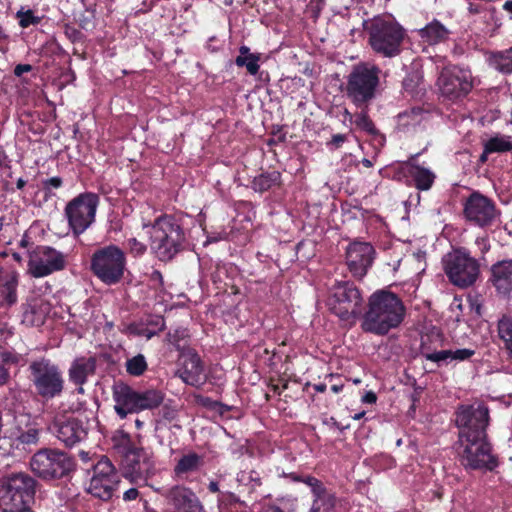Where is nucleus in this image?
<instances>
[{
    "label": "nucleus",
    "mask_w": 512,
    "mask_h": 512,
    "mask_svg": "<svg viewBox=\"0 0 512 512\" xmlns=\"http://www.w3.org/2000/svg\"><path fill=\"white\" fill-rule=\"evenodd\" d=\"M260 53H251L248 46H241L239 48V55L235 59V64L238 67H245L250 75H256L260 69Z\"/></svg>",
    "instance_id": "nucleus-30"
},
{
    "label": "nucleus",
    "mask_w": 512,
    "mask_h": 512,
    "mask_svg": "<svg viewBox=\"0 0 512 512\" xmlns=\"http://www.w3.org/2000/svg\"><path fill=\"white\" fill-rule=\"evenodd\" d=\"M50 429L66 446H74L87 436V428L83 421L72 416L57 417Z\"/></svg>",
    "instance_id": "nucleus-20"
},
{
    "label": "nucleus",
    "mask_w": 512,
    "mask_h": 512,
    "mask_svg": "<svg viewBox=\"0 0 512 512\" xmlns=\"http://www.w3.org/2000/svg\"><path fill=\"white\" fill-rule=\"evenodd\" d=\"M180 368L178 375L188 385L198 386L204 383L205 375L203 365L199 355L192 351L187 350L181 353Z\"/></svg>",
    "instance_id": "nucleus-21"
},
{
    "label": "nucleus",
    "mask_w": 512,
    "mask_h": 512,
    "mask_svg": "<svg viewBox=\"0 0 512 512\" xmlns=\"http://www.w3.org/2000/svg\"><path fill=\"white\" fill-rule=\"evenodd\" d=\"M139 493L136 488H130L123 494V499L125 501H132L135 500L138 497Z\"/></svg>",
    "instance_id": "nucleus-53"
},
{
    "label": "nucleus",
    "mask_w": 512,
    "mask_h": 512,
    "mask_svg": "<svg viewBox=\"0 0 512 512\" xmlns=\"http://www.w3.org/2000/svg\"><path fill=\"white\" fill-rule=\"evenodd\" d=\"M17 17L19 19V25L23 28H27L40 22V18L35 16L31 10L19 11L17 13Z\"/></svg>",
    "instance_id": "nucleus-45"
},
{
    "label": "nucleus",
    "mask_w": 512,
    "mask_h": 512,
    "mask_svg": "<svg viewBox=\"0 0 512 512\" xmlns=\"http://www.w3.org/2000/svg\"><path fill=\"white\" fill-rule=\"evenodd\" d=\"M475 243L481 253H486L490 249V244L486 237H477Z\"/></svg>",
    "instance_id": "nucleus-51"
},
{
    "label": "nucleus",
    "mask_w": 512,
    "mask_h": 512,
    "mask_svg": "<svg viewBox=\"0 0 512 512\" xmlns=\"http://www.w3.org/2000/svg\"><path fill=\"white\" fill-rule=\"evenodd\" d=\"M29 378L38 396L50 400L61 395L64 379L59 367L50 360L41 358L29 365Z\"/></svg>",
    "instance_id": "nucleus-9"
},
{
    "label": "nucleus",
    "mask_w": 512,
    "mask_h": 512,
    "mask_svg": "<svg viewBox=\"0 0 512 512\" xmlns=\"http://www.w3.org/2000/svg\"><path fill=\"white\" fill-rule=\"evenodd\" d=\"M162 495L171 507L165 512H205L197 495L187 487L175 485L165 489Z\"/></svg>",
    "instance_id": "nucleus-19"
},
{
    "label": "nucleus",
    "mask_w": 512,
    "mask_h": 512,
    "mask_svg": "<svg viewBox=\"0 0 512 512\" xmlns=\"http://www.w3.org/2000/svg\"><path fill=\"white\" fill-rule=\"evenodd\" d=\"M380 74V68L371 63H360L353 67L347 77L346 91L357 107L367 105L376 96Z\"/></svg>",
    "instance_id": "nucleus-6"
},
{
    "label": "nucleus",
    "mask_w": 512,
    "mask_h": 512,
    "mask_svg": "<svg viewBox=\"0 0 512 512\" xmlns=\"http://www.w3.org/2000/svg\"><path fill=\"white\" fill-rule=\"evenodd\" d=\"M362 303L359 289L353 283L341 282L332 288L327 304L340 319L350 320L361 313Z\"/></svg>",
    "instance_id": "nucleus-11"
},
{
    "label": "nucleus",
    "mask_w": 512,
    "mask_h": 512,
    "mask_svg": "<svg viewBox=\"0 0 512 512\" xmlns=\"http://www.w3.org/2000/svg\"><path fill=\"white\" fill-rule=\"evenodd\" d=\"M261 512H284V511L276 505L265 504V505H263Z\"/></svg>",
    "instance_id": "nucleus-54"
},
{
    "label": "nucleus",
    "mask_w": 512,
    "mask_h": 512,
    "mask_svg": "<svg viewBox=\"0 0 512 512\" xmlns=\"http://www.w3.org/2000/svg\"><path fill=\"white\" fill-rule=\"evenodd\" d=\"M490 281L499 294L506 296L512 292V260L492 265Z\"/></svg>",
    "instance_id": "nucleus-24"
},
{
    "label": "nucleus",
    "mask_w": 512,
    "mask_h": 512,
    "mask_svg": "<svg viewBox=\"0 0 512 512\" xmlns=\"http://www.w3.org/2000/svg\"><path fill=\"white\" fill-rule=\"evenodd\" d=\"M164 399L161 391L155 389H148L145 391H138V405L137 413L143 410H151L157 408Z\"/></svg>",
    "instance_id": "nucleus-32"
},
{
    "label": "nucleus",
    "mask_w": 512,
    "mask_h": 512,
    "mask_svg": "<svg viewBox=\"0 0 512 512\" xmlns=\"http://www.w3.org/2000/svg\"><path fill=\"white\" fill-rule=\"evenodd\" d=\"M237 482L240 485L250 486L255 488L261 484L260 476L256 471H241L237 474Z\"/></svg>",
    "instance_id": "nucleus-43"
},
{
    "label": "nucleus",
    "mask_w": 512,
    "mask_h": 512,
    "mask_svg": "<svg viewBox=\"0 0 512 512\" xmlns=\"http://www.w3.org/2000/svg\"><path fill=\"white\" fill-rule=\"evenodd\" d=\"M425 119V113L420 108H412L398 115V128L402 131H410Z\"/></svg>",
    "instance_id": "nucleus-33"
},
{
    "label": "nucleus",
    "mask_w": 512,
    "mask_h": 512,
    "mask_svg": "<svg viewBox=\"0 0 512 512\" xmlns=\"http://www.w3.org/2000/svg\"><path fill=\"white\" fill-rule=\"evenodd\" d=\"M442 265L449 281L460 288L473 285L480 274L478 261L464 248L453 249L445 254Z\"/></svg>",
    "instance_id": "nucleus-8"
},
{
    "label": "nucleus",
    "mask_w": 512,
    "mask_h": 512,
    "mask_svg": "<svg viewBox=\"0 0 512 512\" xmlns=\"http://www.w3.org/2000/svg\"><path fill=\"white\" fill-rule=\"evenodd\" d=\"M125 248L127 249L128 253L133 257H141L147 251V246L134 237L129 238L125 241Z\"/></svg>",
    "instance_id": "nucleus-44"
},
{
    "label": "nucleus",
    "mask_w": 512,
    "mask_h": 512,
    "mask_svg": "<svg viewBox=\"0 0 512 512\" xmlns=\"http://www.w3.org/2000/svg\"><path fill=\"white\" fill-rule=\"evenodd\" d=\"M99 202L96 193L84 192L67 203L64 214L75 236L83 234L95 222Z\"/></svg>",
    "instance_id": "nucleus-10"
},
{
    "label": "nucleus",
    "mask_w": 512,
    "mask_h": 512,
    "mask_svg": "<svg viewBox=\"0 0 512 512\" xmlns=\"http://www.w3.org/2000/svg\"><path fill=\"white\" fill-rule=\"evenodd\" d=\"M202 464V458L197 453L183 455L174 467L176 477L183 478L189 473L197 471Z\"/></svg>",
    "instance_id": "nucleus-31"
},
{
    "label": "nucleus",
    "mask_w": 512,
    "mask_h": 512,
    "mask_svg": "<svg viewBox=\"0 0 512 512\" xmlns=\"http://www.w3.org/2000/svg\"><path fill=\"white\" fill-rule=\"evenodd\" d=\"M186 336L185 329H176L173 333H168V341L173 345H178V341L180 338H184Z\"/></svg>",
    "instance_id": "nucleus-50"
},
{
    "label": "nucleus",
    "mask_w": 512,
    "mask_h": 512,
    "mask_svg": "<svg viewBox=\"0 0 512 512\" xmlns=\"http://www.w3.org/2000/svg\"><path fill=\"white\" fill-rule=\"evenodd\" d=\"M72 466V461L67 454L49 449L38 451L30 461L32 471L48 480L65 476Z\"/></svg>",
    "instance_id": "nucleus-14"
},
{
    "label": "nucleus",
    "mask_w": 512,
    "mask_h": 512,
    "mask_svg": "<svg viewBox=\"0 0 512 512\" xmlns=\"http://www.w3.org/2000/svg\"><path fill=\"white\" fill-rule=\"evenodd\" d=\"M489 65L501 73H512V47L491 54Z\"/></svg>",
    "instance_id": "nucleus-35"
},
{
    "label": "nucleus",
    "mask_w": 512,
    "mask_h": 512,
    "mask_svg": "<svg viewBox=\"0 0 512 512\" xmlns=\"http://www.w3.org/2000/svg\"><path fill=\"white\" fill-rule=\"evenodd\" d=\"M354 123L357 128L367 132L370 135H379L372 120L369 118L365 111H361L360 113L356 114Z\"/></svg>",
    "instance_id": "nucleus-42"
},
{
    "label": "nucleus",
    "mask_w": 512,
    "mask_h": 512,
    "mask_svg": "<svg viewBox=\"0 0 512 512\" xmlns=\"http://www.w3.org/2000/svg\"><path fill=\"white\" fill-rule=\"evenodd\" d=\"M375 258L373 246L367 242L355 241L346 249V264L353 277L362 279Z\"/></svg>",
    "instance_id": "nucleus-18"
},
{
    "label": "nucleus",
    "mask_w": 512,
    "mask_h": 512,
    "mask_svg": "<svg viewBox=\"0 0 512 512\" xmlns=\"http://www.w3.org/2000/svg\"><path fill=\"white\" fill-rule=\"evenodd\" d=\"M438 86L442 95L450 100L464 97L473 87L471 71L458 66L445 67L438 78Z\"/></svg>",
    "instance_id": "nucleus-16"
},
{
    "label": "nucleus",
    "mask_w": 512,
    "mask_h": 512,
    "mask_svg": "<svg viewBox=\"0 0 512 512\" xmlns=\"http://www.w3.org/2000/svg\"><path fill=\"white\" fill-rule=\"evenodd\" d=\"M417 154L413 155L406 163L407 171L418 190H429L436 178L435 173L428 167L418 164Z\"/></svg>",
    "instance_id": "nucleus-26"
},
{
    "label": "nucleus",
    "mask_w": 512,
    "mask_h": 512,
    "mask_svg": "<svg viewBox=\"0 0 512 512\" xmlns=\"http://www.w3.org/2000/svg\"><path fill=\"white\" fill-rule=\"evenodd\" d=\"M450 33V30L436 19L417 30L421 41L429 45L445 42L449 38Z\"/></svg>",
    "instance_id": "nucleus-29"
},
{
    "label": "nucleus",
    "mask_w": 512,
    "mask_h": 512,
    "mask_svg": "<svg viewBox=\"0 0 512 512\" xmlns=\"http://www.w3.org/2000/svg\"><path fill=\"white\" fill-rule=\"evenodd\" d=\"M164 326V320L161 317H157L153 322L152 326H147L142 323H133L130 324L127 328V331L130 335L144 337L147 340L151 339L154 335L158 333Z\"/></svg>",
    "instance_id": "nucleus-34"
},
{
    "label": "nucleus",
    "mask_w": 512,
    "mask_h": 512,
    "mask_svg": "<svg viewBox=\"0 0 512 512\" xmlns=\"http://www.w3.org/2000/svg\"><path fill=\"white\" fill-rule=\"evenodd\" d=\"M512 151V137L495 134L485 142V153H506Z\"/></svg>",
    "instance_id": "nucleus-36"
},
{
    "label": "nucleus",
    "mask_w": 512,
    "mask_h": 512,
    "mask_svg": "<svg viewBox=\"0 0 512 512\" xmlns=\"http://www.w3.org/2000/svg\"><path fill=\"white\" fill-rule=\"evenodd\" d=\"M120 483V475L107 457H102L93 466V475L87 491L103 501L110 500Z\"/></svg>",
    "instance_id": "nucleus-15"
},
{
    "label": "nucleus",
    "mask_w": 512,
    "mask_h": 512,
    "mask_svg": "<svg viewBox=\"0 0 512 512\" xmlns=\"http://www.w3.org/2000/svg\"><path fill=\"white\" fill-rule=\"evenodd\" d=\"M497 333L499 339L503 342L504 348L512 357V316L504 315L497 322Z\"/></svg>",
    "instance_id": "nucleus-37"
},
{
    "label": "nucleus",
    "mask_w": 512,
    "mask_h": 512,
    "mask_svg": "<svg viewBox=\"0 0 512 512\" xmlns=\"http://www.w3.org/2000/svg\"><path fill=\"white\" fill-rule=\"evenodd\" d=\"M112 397L115 402L116 414L124 419L128 414L137 413L138 391L123 382L115 383L112 387Z\"/></svg>",
    "instance_id": "nucleus-22"
},
{
    "label": "nucleus",
    "mask_w": 512,
    "mask_h": 512,
    "mask_svg": "<svg viewBox=\"0 0 512 512\" xmlns=\"http://www.w3.org/2000/svg\"><path fill=\"white\" fill-rule=\"evenodd\" d=\"M344 115H345V119L349 120L350 122L353 121V115L347 109H345Z\"/></svg>",
    "instance_id": "nucleus-62"
},
{
    "label": "nucleus",
    "mask_w": 512,
    "mask_h": 512,
    "mask_svg": "<svg viewBox=\"0 0 512 512\" xmlns=\"http://www.w3.org/2000/svg\"><path fill=\"white\" fill-rule=\"evenodd\" d=\"M406 309L402 300L387 290H377L368 299L361 329L364 332L384 336L401 325Z\"/></svg>",
    "instance_id": "nucleus-2"
},
{
    "label": "nucleus",
    "mask_w": 512,
    "mask_h": 512,
    "mask_svg": "<svg viewBox=\"0 0 512 512\" xmlns=\"http://www.w3.org/2000/svg\"><path fill=\"white\" fill-rule=\"evenodd\" d=\"M291 478H292V480H293V481H295V482H303V478H304V477L293 474V475L291 476Z\"/></svg>",
    "instance_id": "nucleus-63"
},
{
    "label": "nucleus",
    "mask_w": 512,
    "mask_h": 512,
    "mask_svg": "<svg viewBox=\"0 0 512 512\" xmlns=\"http://www.w3.org/2000/svg\"><path fill=\"white\" fill-rule=\"evenodd\" d=\"M311 508V512H329L335 504V498L328 493L325 488L319 494H316Z\"/></svg>",
    "instance_id": "nucleus-40"
},
{
    "label": "nucleus",
    "mask_w": 512,
    "mask_h": 512,
    "mask_svg": "<svg viewBox=\"0 0 512 512\" xmlns=\"http://www.w3.org/2000/svg\"><path fill=\"white\" fill-rule=\"evenodd\" d=\"M143 228H150V246L162 261L170 260L180 249L184 241V231L173 215L158 217L150 225L143 223Z\"/></svg>",
    "instance_id": "nucleus-4"
},
{
    "label": "nucleus",
    "mask_w": 512,
    "mask_h": 512,
    "mask_svg": "<svg viewBox=\"0 0 512 512\" xmlns=\"http://www.w3.org/2000/svg\"><path fill=\"white\" fill-rule=\"evenodd\" d=\"M314 389L319 392V393H323L326 391V384H323V383H320V384H316L314 385Z\"/></svg>",
    "instance_id": "nucleus-59"
},
{
    "label": "nucleus",
    "mask_w": 512,
    "mask_h": 512,
    "mask_svg": "<svg viewBox=\"0 0 512 512\" xmlns=\"http://www.w3.org/2000/svg\"><path fill=\"white\" fill-rule=\"evenodd\" d=\"M0 358L2 365H4L5 367L23 366L26 363L25 355L18 353L14 350L0 351Z\"/></svg>",
    "instance_id": "nucleus-41"
},
{
    "label": "nucleus",
    "mask_w": 512,
    "mask_h": 512,
    "mask_svg": "<svg viewBox=\"0 0 512 512\" xmlns=\"http://www.w3.org/2000/svg\"><path fill=\"white\" fill-rule=\"evenodd\" d=\"M127 258L123 249L109 244L96 249L90 260V270L102 283L116 285L124 278Z\"/></svg>",
    "instance_id": "nucleus-5"
},
{
    "label": "nucleus",
    "mask_w": 512,
    "mask_h": 512,
    "mask_svg": "<svg viewBox=\"0 0 512 512\" xmlns=\"http://www.w3.org/2000/svg\"><path fill=\"white\" fill-rule=\"evenodd\" d=\"M346 140H347V135L334 134V135H332L331 140L326 143V146L330 151H334V150L339 149Z\"/></svg>",
    "instance_id": "nucleus-47"
},
{
    "label": "nucleus",
    "mask_w": 512,
    "mask_h": 512,
    "mask_svg": "<svg viewBox=\"0 0 512 512\" xmlns=\"http://www.w3.org/2000/svg\"><path fill=\"white\" fill-rule=\"evenodd\" d=\"M96 363L93 358H80L69 369V380L78 385L77 392L84 393L83 385L95 373Z\"/></svg>",
    "instance_id": "nucleus-28"
},
{
    "label": "nucleus",
    "mask_w": 512,
    "mask_h": 512,
    "mask_svg": "<svg viewBox=\"0 0 512 512\" xmlns=\"http://www.w3.org/2000/svg\"><path fill=\"white\" fill-rule=\"evenodd\" d=\"M303 483H305L307 486L311 488V491L314 494V496L316 494H319L324 488L323 484L317 478L312 476H305L303 478Z\"/></svg>",
    "instance_id": "nucleus-48"
},
{
    "label": "nucleus",
    "mask_w": 512,
    "mask_h": 512,
    "mask_svg": "<svg viewBox=\"0 0 512 512\" xmlns=\"http://www.w3.org/2000/svg\"><path fill=\"white\" fill-rule=\"evenodd\" d=\"M368 33L369 44L376 53L389 58L400 53L405 33L403 28L390 17L374 18Z\"/></svg>",
    "instance_id": "nucleus-7"
},
{
    "label": "nucleus",
    "mask_w": 512,
    "mask_h": 512,
    "mask_svg": "<svg viewBox=\"0 0 512 512\" xmlns=\"http://www.w3.org/2000/svg\"><path fill=\"white\" fill-rule=\"evenodd\" d=\"M489 410L485 405L459 408L456 425L459 430L457 453L461 464L468 469H493L496 465L491 446L486 439Z\"/></svg>",
    "instance_id": "nucleus-1"
},
{
    "label": "nucleus",
    "mask_w": 512,
    "mask_h": 512,
    "mask_svg": "<svg viewBox=\"0 0 512 512\" xmlns=\"http://www.w3.org/2000/svg\"><path fill=\"white\" fill-rule=\"evenodd\" d=\"M280 176L278 171L263 173L254 178L252 182L253 189L258 192L267 191L279 182Z\"/></svg>",
    "instance_id": "nucleus-38"
},
{
    "label": "nucleus",
    "mask_w": 512,
    "mask_h": 512,
    "mask_svg": "<svg viewBox=\"0 0 512 512\" xmlns=\"http://www.w3.org/2000/svg\"><path fill=\"white\" fill-rule=\"evenodd\" d=\"M376 400H377V397L373 392H367L362 399V401L364 403H368V404H373L376 402Z\"/></svg>",
    "instance_id": "nucleus-56"
},
{
    "label": "nucleus",
    "mask_w": 512,
    "mask_h": 512,
    "mask_svg": "<svg viewBox=\"0 0 512 512\" xmlns=\"http://www.w3.org/2000/svg\"><path fill=\"white\" fill-rule=\"evenodd\" d=\"M123 475L132 483L148 485L155 474V460L151 451L144 448L129 449L122 460Z\"/></svg>",
    "instance_id": "nucleus-13"
},
{
    "label": "nucleus",
    "mask_w": 512,
    "mask_h": 512,
    "mask_svg": "<svg viewBox=\"0 0 512 512\" xmlns=\"http://www.w3.org/2000/svg\"><path fill=\"white\" fill-rule=\"evenodd\" d=\"M36 482L20 472L0 480V512H29L34 502Z\"/></svg>",
    "instance_id": "nucleus-3"
},
{
    "label": "nucleus",
    "mask_w": 512,
    "mask_h": 512,
    "mask_svg": "<svg viewBox=\"0 0 512 512\" xmlns=\"http://www.w3.org/2000/svg\"><path fill=\"white\" fill-rule=\"evenodd\" d=\"M39 439V431L36 428H29L19 436V440L23 444H35Z\"/></svg>",
    "instance_id": "nucleus-46"
},
{
    "label": "nucleus",
    "mask_w": 512,
    "mask_h": 512,
    "mask_svg": "<svg viewBox=\"0 0 512 512\" xmlns=\"http://www.w3.org/2000/svg\"><path fill=\"white\" fill-rule=\"evenodd\" d=\"M475 350L470 348L461 349H445L424 353L423 356L426 360L436 363L438 366H446L452 363H459L470 359L474 356Z\"/></svg>",
    "instance_id": "nucleus-25"
},
{
    "label": "nucleus",
    "mask_w": 512,
    "mask_h": 512,
    "mask_svg": "<svg viewBox=\"0 0 512 512\" xmlns=\"http://www.w3.org/2000/svg\"><path fill=\"white\" fill-rule=\"evenodd\" d=\"M466 219L480 227L491 225L497 217L494 203L479 192H473L464 204Z\"/></svg>",
    "instance_id": "nucleus-17"
},
{
    "label": "nucleus",
    "mask_w": 512,
    "mask_h": 512,
    "mask_svg": "<svg viewBox=\"0 0 512 512\" xmlns=\"http://www.w3.org/2000/svg\"><path fill=\"white\" fill-rule=\"evenodd\" d=\"M502 9L506 11L509 14V18L512 19V0H506L502 5Z\"/></svg>",
    "instance_id": "nucleus-57"
},
{
    "label": "nucleus",
    "mask_w": 512,
    "mask_h": 512,
    "mask_svg": "<svg viewBox=\"0 0 512 512\" xmlns=\"http://www.w3.org/2000/svg\"><path fill=\"white\" fill-rule=\"evenodd\" d=\"M342 389H343V385H342V384H341V385H337V384H336V385H333V386L331 387V390H332L334 393H339L340 391H342Z\"/></svg>",
    "instance_id": "nucleus-60"
},
{
    "label": "nucleus",
    "mask_w": 512,
    "mask_h": 512,
    "mask_svg": "<svg viewBox=\"0 0 512 512\" xmlns=\"http://www.w3.org/2000/svg\"><path fill=\"white\" fill-rule=\"evenodd\" d=\"M224 239V233H217L215 235H208L205 244L218 242Z\"/></svg>",
    "instance_id": "nucleus-55"
},
{
    "label": "nucleus",
    "mask_w": 512,
    "mask_h": 512,
    "mask_svg": "<svg viewBox=\"0 0 512 512\" xmlns=\"http://www.w3.org/2000/svg\"><path fill=\"white\" fill-rule=\"evenodd\" d=\"M49 312V304L41 298L29 300L22 311V323L26 326H40Z\"/></svg>",
    "instance_id": "nucleus-27"
},
{
    "label": "nucleus",
    "mask_w": 512,
    "mask_h": 512,
    "mask_svg": "<svg viewBox=\"0 0 512 512\" xmlns=\"http://www.w3.org/2000/svg\"><path fill=\"white\" fill-rule=\"evenodd\" d=\"M19 274L12 267H0V305L11 306L17 301Z\"/></svg>",
    "instance_id": "nucleus-23"
},
{
    "label": "nucleus",
    "mask_w": 512,
    "mask_h": 512,
    "mask_svg": "<svg viewBox=\"0 0 512 512\" xmlns=\"http://www.w3.org/2000/svg\"><path fill=\"white\" fill-rule=\"evenodd\" d=\"M31 69L32 66L29 64H18L14 69V73L16 76H21L24 73L30 72Z\"/></svg>",
    "instance_id": "nucleus-52"
},
{
    "label": "nucleus",
    "mask_w": 512,
    "mask_h": 512,
    "mask_svg": "<svg viewBox=\"0 0 512 512\" xmlns=\"http://www.w3.org/2000/svg\"><path fill=\"white\" fill-rule=\"evenodd\" d=\"M62 179L60 177H51L43 182L44 189L47 193L50 192V189H57L61 187Z\"/></svg>",
    "instance_id": "nucleus-49"
},
{
    "label": "nucleus",
    "mask_w": 512,
    "mask_h": 512,
    "mask_svg": "<svg viewBox=\"0 0 512 512\" xmlns=\"http://www.w3.org/2000/svg\"><path fill=\"white\" fill-rule=\"evenodd\" d=\"M68 264V254L48 245H40L29 254L28 272L35 278L47 277L64 270Z\"/></svg>",
    "instance_id": "nucleus-12"
},
{
    "label": "nucleus",
    "mask_w": 512,
    "mask_h": 512,
    "mask_svg": "<svg viewBox=\"0 0 512 512\" xmlns=\"http://www.w3.org/2000/svg\"><path fill=\"white\" fill-rule=\"evenodd\" d=\"M208 489L210 492L212 493H216V492H219V486H218V483L215 482V481H211L208 485Z\"/></svg>",
    "instance_id": "nucleus-58"
},
{
    "label": "nucleus",
    "mask_w": 512,
    "mask_h": 512,
    "mask_svg": "<svg viewBox=\"0 0 512 512\" xmlns=\"http://www.w3.org/2000/svg\"><path fill=\"white\" fill-rule=\"evenodd\" d=\"M231 498V503L232 504H242V502H240V500L233 494H230L229 496Z\"/></svg>",
    "instance_id": "nucleus-61"
},
{
    "label": "nucleus",
    "mask_w": 512,
    "mask_h": 512,
    "mask_svg": "<svg viewBox=\"0 0 512 512\" xmlns=\"http://www.w3.org/2000/svg\"><path fill=\"white\" fill-rule=\"evenodd\" d=\"M126 372L133 377L142 376L147 368L148 363L143 354H137L133 357L127 358L125 362Z\"/></svg>",
    "instance_id": "nucleus-39"
},
{
    "label": "nucleus",
    "mask_w": 512,
    "mask_h": 512,
    "mask_svg": "<svg viewBox=\"0 0 512 512\" xmlns=\"http://www.w3.org/2000/svg\"><path fill=\"white\" fill-rule=\"evenodd\" d=\"M362 163H363V165H364V166H366V167H371V166L373 165L372 161H371V160H369V159H367V158H364V159L362 160Z\"/></svg>",
    "instance_id": "nucleus-64"
}]
</instances>
